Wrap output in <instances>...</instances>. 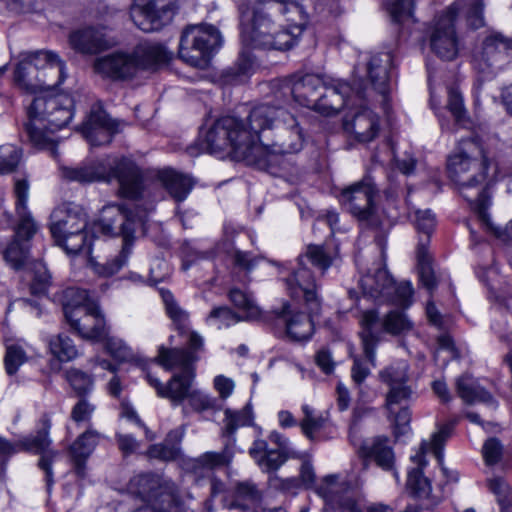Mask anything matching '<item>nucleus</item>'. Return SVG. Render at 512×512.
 <instances>
[{
    "label": "nucleus",
    "mask_w": 512,
    "mask_h": 512,
    "mask_svg": "<svg viewBox=\"0 0 512 512\" xmlns=\"http://www.w3.org/2000/svg\"><path fill=\"white\" fill-rule=\"evenodd\" d=\"M229 298L231 302L244 313L245 320H254L259 317V307L246 292L238 288H233L229 292Z\"/></svg>",
    "instance_id": "obj_48"
},
{
    "label": "nucleus",
    "mask_w": 512,
    "mask_h": 512,
    "mask_svg": "<svg viewBox=\"0 0 512 512\" xmlns=\"http://www.w3.org/2000/svg\"><path fill=\"white\" fill-rule=\"evenodd\" d=\"M104 26H88L75 30L69 35L70 47L81 54L94 55L111 48L115 41L110 38Z\"/></svg>",
    "instance_id": "obj_23"
},
{
    "label": "nucleus",
    "mask_w": 512,
    "mask_h": 512,
    "mask_svg": "<svg viewBox=\"0 0 512 512\" xmlns=\"http://www.w3.org/2000/svg\"><path fill=\"white\" fill-rule=\"evenodd\" d=\"M158 179L177 202L184 201L194 186L192 178L171 168L159 171Z\"/></svg>",
    "instance_id": "obj_38"
},
{
    "label": "nucleus",
    "mask_w": 512,
    "mask_h": 512,
    "mask_svg": "<svg viewBox=\"0 0 512 512\" xmlns=\"http://www.w3.org/2000/svg\"><path fill=\"white\" fill-rule=\"evenodd\" d=\"M465 13L467 24L478 29L485 25L483 0H457L435 20L430 29L431 50L441 59L454 60L459 52V39L455 30L458 11Z\"/></svg>",
    "instance_id": "obj_5"
},
{
    "label": "nucleus",
    "mask_w": 512,
    "mask_h": 512,
    "mask_svg": "<svg viewBox=\"0 0 512 512\" xmlns=\"http://www.w3.org/2000/svg\"><path fill=\"white\" fill-rule=\"evenodd\" d=\"M305 305L309 316L295 312L289 303H284L279 311H275L276 318L284 324L286 334L292 341H306L314 332L313 317L318 316L320 311L313 313L306 303Z\"/></svg>",
    "instance_id": "obj_26"
},
{
    "label": "nucleus",
    "mask_w": 512,
    "mask_h": 512,
    "mask_svg": "<svg viewBox=\"0 0 512 512\" xmlns=\"http://www.w3.org/2000/svg\"><path fill=\"white\" fill-rule=\"evenodd\" d=\"M483 457L487 465L496 464L502 456V445L496 438H489L483 445Z\"/></svg>",
    "instance_id": "obj_64"
},
{
    "label": "nucleus",
    "mask_w": 512,
    "mask_h": 512,
    "mask_svg": "<svg viewBox=\"0 0 512 512\" xmlns=\"http://www.w3.org/2000/svg\"><path fill=\"white\" fill-rule=\"evenodd\" d=\"M203 348V338L197 332H189L188 348L160 347L157 362L167 370L181 369L167 383L163 398L171 400L173 405H180L191 392L194 379L193 364L198 360L196 353Z\"/></svg>",
    "instance_id": "obj_9"
},
{
    "label": "nucleus",
    "mask_w": 512,
    "mask_h": 512,
    "mask_svg": "<svg viewBox=\"0 0 512 512\" xmlns=\"http://www.w3.org/2000/svg\"><path fill=\"white\" fill-rule=\"evenodd\" d=\"M376 192L374 183L367 177L344 188L339 195V201L359 222L378 226L381 223L374 204Z\"/></svg>",
    "instance_id": "obj_17"
},
{
    "label": "nucleus",
    "mask_w": 512,
    "mask_h": 512,
    "mask_svg": "<svg viewBox=\"0 0 512 512\" xmlns=\"http://www.w3.org/2000/svg\"><path fill=\"white\" fill-rule=\"evenodd\" d=\"M408 366L405 363L391 366L380 373L381 379L389 386L403 385L408 380Z\"/></svg>",
    "instance_id": "obj_60"
},
{
    "label": "nucleus",
    "mask_w": 512,
    "mask_h": 512,
    "mask_svg": "<svg viewBox=\"0 0 512 512\" xmlns=\"http://www.w3.org/2000/svg\"><path fill=\"white\" fill-rule=\"evenodd\" d=\"M169 52L157 43L139 44L130 53L117 51L98 57L93 62L94 72L112 80L133 78L139 70L168 62Z\"/></svg>",
    "instance_id": "obj_6"
},
{
    "label": "nucleus",
    "mask_w": 512,
    "mask_h": 512,
    "mask_svg": "<svg viewBox=\"0 0 512 512\" xmlns=\"http://www.w3.org/2000/svg\"><path fill=\"white\" fill-rule=\"evenodd\" d=\"M352 92H355L359 98L365 97L361 89L351 87L346 82L335 81L331 84L325 82L315 110L327 116L335 114L347 105Z\"/></svg>",
    "instance_id": "obj_28"
},
{
    "label": "nucleus",
    "mask_w": 512,
    "mask_h": 512,
    "mask_svg": "<svg viewBox=\"0 0 512 512\" xmlns=\"http://www.w3.org/2000/svg\"><path fill=\"white\" fill-rule=\"evenodd\" d=\"M359 323L363 354L371 366H375V351L383 332L393 336L406 335L414 326L408 316L399 310H391L382 319L377 311L367 310L362 313Z\"/></svg>",
    "instance_id": "obj_11"
},
{
    "label": "nucleus",
    "mask_w": 512,
    "mask_h": 512,
    "mask_svg": "<svg viewBox=\"0 0 512 512\" xmlns=\"http://www.w3.org/2000/svg\"><path fill=\"white\" fill-rule=\"evenodd\" d=\"M60 176L67 182L88 184L96 181L111 182L116 179L119 194L129 199H137L143 191V174L133 161L122 158L113 163L97 161L76 167L61 166Z\"/></svg>",
    "instance_id": "obj_4"
},
{
    "label": "nucleus",
    "mask_w": 512,
    "mask_h": 512,
    "mask_svg": "<svg viewBox=\"0 0 512 512\" xmlns=\"http://www.w3.org/2000/svg\"><path fill=\"white\" fill-rule=\"evenodd\" d=\"M94 304L96 303L89 298L88 292L84 289L69 287L63 291L62 306L66 320L77 311L88 308V305Z\"/></svg>",
    "instance_id": "obj_43"
},
{
    "label": "nucleus",
    "mask_w": 512,
    "mask_h": 512,
    "mask_svg": "<svg viewBox=\"0 0 512 512\" xmlns=\"http://www.w3.org/2000/svg\"><path fill=\"white\" fill-rule=\"evenodd\" d=\"M393 56L390 52H379L370 56L367 74L373 89L386 100L390 91V68Z\"/></svg>",
    "instance_id": "obj_33"
},
{
    "label": "nucleus",
    "mask_w": 512,
    "mask_h": 512,
    "mask_svg": "<svg viewBox=\"0 0 512 512\" xmlns=\"http://www.w3.org/2000/svg\"><path fill=\"white\" fill-rule=\"evenodd\" d=\"M22 240L15 238L4 251L5 260L14 268L19 269L28 258L29 247L21 243Z\"/></svg>",
    "instance_id": "obj_54"
},
{
    "label": "nucleus",
    "mask_w": 512,
    "mask_h": 512,
    "mask_svg": "<svg viewBox=\"0 0 512 512\" xmlns=\"http://www.w3.org/2000/svg\"><path fill=\"white\" fill-rule=\"evenodd\" d=\"M101 439V434L92 428H88L80 434L71 444L69 453L74 465L75 473L79 477L85 476V464L95 450Z\"/></svg>",
    "instance_id": "obj_35"
},
{
    "label": "nucleus",
    "mask_w": 512,
    "mask_h": 512,
    "mask_svg": "<svg viewBox=\"0 0 512 512\" xmlns=\"http://www.w3.org/2000/svg\"><path fill=\"white\" fill-rule=\"evenodd\" d=\"M160 293L169 318L176 325L177 329L184 333L188 329V313L177 304L170 291L161 290Z\"/></svg>",
    "instance_id": "obj_46"
},
{
    "label": "nucleus",
    "mask_w": 512,
    "mask_h": 512,
    "mask_svg": "<svg viewBox=\"0 0 512 512\" xmlns=\"http://www.w3.org/2000/svg\"><path fill=\"white\" fill-rule=\"evenodd\" d=\"M415 0H394L388 5V11L392 20L402 23L413 17Z\"/></svg>",
    "instance_id": "obj_57"
},
{
    "label": "nucleus",
    "mask_w": 512,
    "mask_h": 512,
    "mask_svg": "<svg viewBox=\"0 0 512 512\" xmlns=\"http://www.w3.org/2000/svg\"><path fill=\"white\" fill-rule=\"evenodd\" d=\"M26 361V355L23 349L18 345H8L4 358L5 369L9 375H13L19 366Z\"/></svg>",
    "instance_id": "obj_58"
},
{
    "label": "nucleus",
    "mask_w": 512,
    "mask_h": 512,
    "mask_svg": "<svg viewBox=\"0 0 512 512\" xmlns=\"http://www.w3.org/2000/svg\"><path fill=\"white\" fill-rule=\"evenodd\" d=\"M65 378L79 398L85 397L93 389L91 376L76 368L67 370Z\"/></svg>",
    "instance_id": "obj_52"
},
{
    "label": "nucleus",
    "mask_w": 512,
    "mask_h": 512,
    "mask_svg": "<svg viewBox=\"0 0 512 512\" xmlns=\"http://www.w3.org/2000/svg\"><path fill=\"white\" fill-rule=\"evenodd\" d=\"M413 288L410 282H394L393 295L386 298L385 301H391L399 306L408 307L411 304Z\"/></svg>",
    "instance_id": "obj_62"
},
{
    "label": "nucleus",
    "mask_w": 512,
    "mask_h": 512,
    "mask_svg": "<svg viewBox=\"0 0 512 512\" xmlns=\"http://www.w3.org/2000/svg\"><path fill=\"white\" fill-rule=\"evenodd\" d=\"M455 424L456 422L452 421L442 425L439 430L432 435L431 441H423L419 451L414 456H411V461L416 465L409 470L406 482V489L411 496L418 499L429 498L432 486L430 480L423 473V469L427 465L425 454L428 451H432L438 461L441 462L444 443L450 437Z\"/></svg>",
    "instance_id": "obj_15"
},
{
    "label": "nucleus",
    "mask_w": 512,
    "mask_h": 512,
    "mask_svg": "<svg viewBox=\"0 0 512 512\" xmlns=\"http://www.w3.org/2000/svg\"><path fill=\"white\" fill-rule=\"evenodd\" d=\"M363 293L373 299H382L393 295L394 279L387 269L377 268L374 273H367L360 279Z\"/></svg>",
    "instance_id": "obj_36"
},
{
    "label": "nucleus",
    "mask_w": 512,
    "mask_h": 512,
    "mask_svg": "<svg viewBox=\"0 0 512 512\" xmlns=\"http://www.w3.org/2000/svg\"><path fill=\"white\" fill-rule=\"evenodd\" d=\"M456 387L459 397L467 404L475 402L495 404L493 396L469 375L459 377L456 382Z\"/></svg>",
    "instance_id": "obj_40"
},
{
    "label": "nucleus",
    "mask_w": 512,
    "mask_h": 512,
    "mask_svg": "<svg viewBox=\"0 0 512 512\" xmlns=\"http://www.w3.org/2000/svg\"><path fill=\"white\" fill-rule=\"evenodd\" d=\"M117 131V123L100 109H93L81 126L84 137L93 146L109 144Z\"/></svg>",
    "instance_id": "obj_29"
},
{
    "label": "nucleus",
    "mask_w": 512,
    "mask_h": 512,
    "mask_svg": "<svg viewBox=\"0 0 512 512\" xmlns=\"http://www.w3.org/2000/svg\"><path fill=\"white\" fill-rule=\"evenodd\" d=\"M281 111H285L280 107H273L268 104H260L255 106L249 113L244 124L247 132L250 133L251 154L263 162V165H255L259 169L273 171L280 164L282 159L275 151H270L269 143H266L265 132L275 128L278 121H281Z\"/></svg>",
    "instance_id": "obj_12"
},
{
    "label": "nucleus",
    "mask_w": 512,
    "mask_h": 512,
    "mask_svg": "<svg viewBox=\"0 0 512 512\" xmlns=\"http://www.w3.org/2000/svg\"><path fill=\"white\" fill-rule=\"evenodd\" d=\"M32 63H38V69L42 73H47L48 77H52L56 86L61 84L65 78L64 63L59 59L58 55L51 51H36L25 54Z\"/></svg>",
    "instance_id": "obj_39"
},
{
    "label": "nucleus",
    "mask_w": 512,
    "mask_h": 512,
    "mask_svg": "<svg viewBox=\"0 0 512 512\" xmlns=\"http://www.w3.org/2000/svg\"><path fill=\"white\" fill-rule=\"evenodd\" d=\"M224 416L222 435L225 437H232L238 428L251 425L254 418L249 403L240 410L225 409Z\"/></svg>",
    "instance_id": "obj_42"
},
{
    "label": "nucleus",
    "mask_w": 512,
    "mask_h": 512,
    "mask_svg": "<svg viewBox=\"0 0 512 512\" xmlns=\"http://www.w3.org/2000/svg\"><path fill=\"white\" fill-rule=\"evenodd\" d=\"M359 457L364 461V467L367 468L369 462H374L384 471H391L398 478L395 470V453L389 444V438L386 436H375L363 441L358 449Z\"/></svg>",
    "instance_id": "obj_25"
},
{
    "label": "nucleus",
    "mask_w": 512,
    "mask_h": 512,
    "mask_svg": "<svg viewBox=\"0 0 512 512\" xmlns=\"http://www.w3.org/2000/svg\"><path fill=\"white\" fill-rule=\"evenodd\" d=\"M95 408V405L86 397H81L73 406L70 417L77 424L88 423L92 418Z\"/></svg>",
    "instance_id": "obj_59"
},
{
    "label": "nucleus",
    "mask_w": 512,
    "mask_h": 512,
    "mask_svg": "<svg viewBox=\"0 0 512 512\" xmlns=\"http://www.w3.org/2000/svg\"><path fill=\"white\" fill-rule=\"evenodd\" d=\"M251 135L247 132L244 120L234 116H224L215 121L201 140V149L212 155H220L229 149L235 161L246 165H263V162L251 154Z\"/></svg>",
    "instance_id": "obj_8"
},
{
    "label": "nucleus",
    "mask_w": 512,
    "mask_h": 512,
    "mask_svg": "<svg viewBox=\"0 0 512 512\" xmlns=\"http://www.w3.org/2000/svg\"><path fill=\"white\" fill-rule=\"evenodd\" d=\"M55 243L62 247L67 254H77L84 252L89 256V260L94 258L91 256L93 237L89 235V231L85 228L81 232H72L59 238H53ZM91 266V262L89 261Z\"/></svg>",
    "instance_id": "obj_41"
},
{
    "label": "nucleus",
    "mask_w": 512,
    "mask_h": 512,
    "mask_svg": "<svg viewBox=\"0 0 512 512\" xmlns=\"http://www.w3.org/2000/svg\"><path fill=\"white\" fill-rule=\"evenodd\" d=\"M221 44V34L213 25H191L182 32L178 54L185 63L203 68Z\"/></svg>",
    "instance_id": "obj_16"
},
{
    "label": "nucleus",
    "mask_w": 512,
    "mask_h": 512,
    "mask_svg": "<svg viewBox=\"0 0 512 512\" xmlns=\"http://www.w3.org/2000/svg\"><path fill=\"white\" fill-rule=\"evenodd\" d=\"M333 262V256L322 245L310 244L306 252L298 257V268L286 279L287 291L293 299H303L313 313L321 310V299L317 294L316 280L307 267L310 263L323 274Z\"/></svg>",
    "instance_id": "obj_10"
},
{
    "label": "nucleus",
    "mask_w": 512,
    "mask_h": 512,
    "mask_svg": "<svg viewBox=\"0 0 512 512\" xmlns=\"http://www.w3.org/2000/svg\"><path fill=\"white\" fill-rule=\"evenodd\" d=\"M51 283V276L45 267H39L35 273L30 286L33 295H44Z\"/></svg>",
    "instance_id": "obj_63"
},
{
    "label": "nucleus",
    "mask_w": 512,
    "mask_h": 512,
    "mask_svg": "<svg viewBox=\"0 0 512 512\" xmlns=\"http://www.w3.org/2000/svg\"><path fill=\"white\" fill-rule=\"evenodd\" d=\"M50 427V420L44 417L41 419V427L35 436L27 437L17 444H13L0 437V452L3 454L10 455L20 450L41 454L38 466L46 474V484L48 490L51 488L53 483L52 463L54 457L56 456L55 452L47 451V448L50 445V440L48 438Z\"/></svg>",
    "instance_id": "obj_18"
},
{
    "label": "nucleus",
    "mask_w": 512,
    "mask_h": 512,
    "mask_svg": "<svg viewBox=\"0 0 512 512\" xmlns=\"http://www.w3.org/2000/svg\"><path fill=\"white\" fill-rule=\"evenodd\" d=\"M130 16L134 24L144 32L160 30L168 24L180 0H135Z\"/></svg>",
    "instance_id": "obj_19"
},
{
    "label": "nucleus",
    "mask_w": 512,
    "mask_h": 512,
    "mask_svg": "<svg viewBox=\"0 0 512 512\" xmlns=\"http://www.w3.org/2000/svg\"><path fill=\"white\" fill-rule=\"evenodd\" d=\"M344 129L359 142H370L379 132V119L372 110L363 107L350 120L345 119Z\"/></svg>",
    "instance_id": "obj_34"
},
{
    "label": "nucleus",
    "mask_w": 512,
    "mask_h": 512,
    "mask_svg": "<svg viewBox=\"0 0 512 512\" xmlns=\"http://www.w3.org/2000/svg\"><path fill=\"white\" fill-rule=\"evenodd\" d=\"M73 100L68 95L36 96L28 107V121L24 125L28 140L40 149L55 153L57 131L72 119Z\"/></svg>",
    "instance_id": "obj_3"
},
{
    "label": "nucleus",
    "mask_w": 512,
    "mask_h": 512,
    "mask_svg": "<svg viewBox=\"0 0 512 512\" xmlns=\"http://www.w3.org/2000/svg\"><path fill=\"white\" fill-rule=\"evenodd\" d=\"M233 452L228 445L219 451H209L196 458H190L185 462V469L191 473L196 480L204 477H211L214 470L228 467L232 461Z\"/></svg>",
    "instance_id": "obj_31"
},
{
    "label": "nucleus",
    "mask_w": 512,
    "mask_h": 512,
    "mask_svg": "<svg viewBox=\"0 0 512 512\" xmlns=\"http://www.w3.org/2000/svg\"><path fill=\"white\" fill-rule=\"evenodd\" d=\"M447 108L457 125L463 128L471 126L472 122L464 107L462 94L455 87H450L448 90Z\"/></svg>",
    "instance_id": "obj_45"
},
{
    "label": "nucleus",
    "mask_w": 512,
    "mask_h": 512,
    "mask_svg": "<svg viewBox=\"0 0 512 512\" xmlns=\"http://www.w3.org/2000/svg\"><path fill=\"white\" fill-rule=\"evenodd\" d=\"M51 353L61 362H67L78 356V350L66 334L60 333L49 341Z\"/></svg>",
    "instance_id": "obj_44"
},
{
    "label": "nucleus",
    "mask_w": 512,
    "mask_h": 512,
    "mask_svg": "<svg viewBox=\"0 0 512 512\" xmlns=\"http://www.w3.org/2000/svg\"><path fill=\"white\" fill-rule=\"evenodd\" d=\"M280 113L281 121L276 124L275 140L269 144L270 151H275L282 157L280 164L273 171H268L274 175L284 170L288 165L284 154L298 153L304 145V135L295 117L287 111H281Z\"/></svg>",
    "instance_id": "obj_21"
},
{
    "label": "nucleus",
    "mask_w": 512,
    "mask_h": 512,
    "mask_svg": "<svg viewBox=\"0 0 512 512\" xmlns=\"http://www.w3.org/2000/svg\"><path fill=\"white\" fill-rule=\"evenodd\" d=\"M316 492L325 502L341 512H358L355 499L350 487L345 482H340L338 476L328 475L316 487Z\"/></svg>",
    "instance_id": "obj_27"
},
{
    "label": "nucleus",
    "mask_w": 512,
    "mask_h": 512,
    "mask_svg": "<svg viewBox=\"0 0 512 512\" xmlns=\"http://www.w3.org/2000/svg\"><path fill=\"white\" fill-rule=\"evenodd\" d=\"M186 399L192 410L197 413L212 410L216 407V400L200 390H191Z\"/></svg>",
    "instance_id": "obj_61"
},
{
    "label": "nucleus",
    "mask_w": 512,
    "mask_h": 512,
    "mask_svg": "<svg viewBox=\"0 0 512 512\" xmlns=\"http://www.w3.org/2000/svg\"><path fill=\"white\" fill-rule=\"evenodd\" d=\"M301 410L304 415L299 423L301 431L309 440H314L315 433L324 427L325 418L307 404L302 405Z\"/></svg>",
    "instance_id": "obj_49"
},
{
    "label": "nucleus",
    "mask_w": 512,
    "mask_h": 512,
    "mask_svg": "<svg viewBox=\"0 0 512 512\" xmlns=\"http://www.w3.org/2000/svg\"><path fill=\"white\" fill-rule=\"evenodd\" d=\"M36 63L25 55L19 61L15 68L14 78L16 84L28 93H36L37 91L48 90L56 87L52 77H48L47 73H42Z\"/></svg>",
    "instance_id": "obj_30"
},
{
    "label": "nucleus",
    "mask_w": 512,
    "mask_h": 512,
    "mask_svg": "<svg viewBox=\"0 0 512 512\" xmlns=\"http://www.w3.org/2000/svg\"><path fill=\"white\" fill-rule=\"evenodd\" d=\"M417 261L420 280L429 291H432L436 287L437 283L431 266V259L428 254V250L422 241L417 248Z\"/></svg>",
    "instance_id": "obj_47"
},
{
    "label": "nucleus",
    "mask_w": 512,
    "mask_h": 512,
    "mask_svg": "<svg viewBox=\"0 0 512 512\" xmlns=\"http://www.w3.org/2000/svg\"><path fill=\"white\" fill-rule=\"evenodd\" d=\"M261 499V492L251 481L238 482L235 487V501L230 508H245L248 503H256Z\"/></svg>",
    "instance_id": "obj_50"
},
{
    "label": "nucleus",
    "mask_w": 512,
    "mask_h": 512,
    "mask_svg": "<svg viewBox=\"0 0 512 512\" xmlns=\"http://www.w3.org/2000/svg\"><path fill=\"white\" fill-rule=\"evenodd\" d=\"M490 491L496 496L501 512H512L511 488L501 477L488 480Z\"/></svg>",
    "instance_id": "obj_51"
},
{
    "label": "nucleus",
    "mask_w": 512,
    "mask_h": 512,
    "mask_svg": "<svg viewBox=\"0 0 512 512\" xmlns=\"http://www.w3.org/2000/svg\"><path fill=\"white\" fill-rule=\"evenodd\" d=\"M66 321L71 329L84 339L102 341L108 334L105 318L97 304L88 305V308L77 311Z\"/></svg>",
    "instance_id": "obj_22"
},
{
    "label": "nucleus",
    "mask_w": 512,
    "mask_h": 512,
    "mask_svg": "<svg viewBox=\"0 0 512 512\" xmlns=\"http://www.w3.org/2000/svg\"><path fill=\"white\" fill-rule=\"evenodd\" d=\"M324 84V79L316 74L295 76L279 84L275 97L281 102H287L292 97L300 105L315 110Z\"/></svg>",
    "instance_id": "obj_20"
},
{
    "label": "nucleus",
    "mask_w": 512,
    "mask_h": 512,
    "mask_svg": "<svg viewBox=\"0 0 512 512\" xmlns=\"http://www.w3.org/2000/svg\"><path fill=\"white\" fill-rule=\"evenodd\" d=\"M512 56V38L495 30L487 31L475 46L471 64L483 79L492 78L509 62Z\"/></svg>",
    "instance_id": "obj_14"
},
{
    "label": "nucleus",
    "mask_w": 512,
    "mask_h": 512,
    "mask_svg": "<svg viewBox=\"0 0 512 512\" xmlns=\"http://www.w3.org/2000/svg\"><path fill=\"white\" fill-rule=\"evenodd\" d=\"M302 8L293 0H256L251 9L240 7L241 39L245 47L287 50L290 49L302 26L292 30L282 28V20L294 21L292 15Z\"/></svg>",
    "instance_id": "obj_1"
},
{
    "label": "nucleus",
    "mask_w": 512,
    "mask_h": 512,
    "mask_svg": "<svg viewBox=\"0 0 512 512\" xmlns=\"http://www.w3.org/2000/svg\"><path fill=\"white\" fill-rule=\"evenodd\" d=\"M250 456L255 460L263 472H276L287 460L283 450L269 449L268 443L263 439H256L249 449Z\"/></svg>",
    "instance_id": "obj_37"
},
{
    "label": "nucleus",
    "mask_w": 512,
    "mask_h": 512,
    "mask_svg": "<svg viewBox=\"0 0 512 512\" xmlns=\"http://www.w3.org/2000/svg\"><path fill=\"white\" fill-rule=\"evenodd\" d=\"M88 217L84 209L76 204H64L51 214L50 231L53 238L87 228Z\"/></svg>",
    "instance_id": "obj_24"
},
{
    "label": "nucleus",
    "mask_w": 512,
    "mask_h": 512,
    "mask_svg": "<svg viewBox=\"0 0 512 512\" xmlns=\"http://www.w3.org/2000/svg\"><path fill=\"white\" fill-rule=\"evenodd\" d=\"M22 157L20 148L13 144L0 146V174H8L18 167Z\"/></svg>",
    "instance_id": "obj_53"
},
{
    "label": "nucleus",
    "mask_w": 512,
    "mask_h": 512,
    "mask_svg": "<svg viewBox=\"0 0 512 512\" xmlns=\"http://www.w3.org/2000/svg\"><path fill=\"white\" fill-rule=\"evenodd\" d=\"M107 352L116 360L120 362H128L134 358L132 349L127 346L123 340L116 337H109L108 335L103 340Z\"/></svg>",
    "instance_id": "obj_56"
},
{
    "label": "nucleus",
    "mask_w": 512,
    "mask_h": 512,
    "mask_svg": "<svg viewBox=\"0 0 512 512\" xmlns=\"http://www.w3.org/2000/svg\"><path fill=\"white\" fill-rule=\"evenodd\" d=\"M497 172L496 164L490 160L479 138L460 141L457 150L447 160V172L460 195L469 202L478 218L488 222L489 196L486 179L490 172Z\"/></svg>",
    "instance_id": "obj_2"
},
{
    "label": "nucleus",
    "mask_w": 512,
    "mask_h": 512,
    "mask_svg": "<svg viewBox=\"0 0 512 512\" xmlns=\"http://www.w3.org/2000/svg\"><path fill=\"white\" fill-rule=\"evenodd\" d=\"M13 192L16 198V213L19 218L14 237L28 241L37 232V225L26 205L29 192L28 181L24 178L16 179Z\"/></svg>",
    "instance_id": "obj_32"
},
{
    "label": "nucleus",
    "mask_w": 512,
    "mask_h": 512,
    "mask_svg": "<svg viewBox=\"0 0 512 512\" xmlns=\"http://www.w3.org/2000/svg\"><path fill=\"white\" fill-rule=\"evenodd\" d=\"M127 491L155 512H170V506L178 505L176 484L156 473L145 472L133 476L127 484Z\"/></svg>",
    "instance_id": "obj_13"
},
{
    "label": "nucleus",
    "mask_w": 512,
    "mask_h": 512,
    "mask_svg": "<svg viewBox=\"0 0 512 512\" xmlns=\"http://www.w3.org/2000/svg\"><path fill=\"white\" fill-rule=\"evenodd\" d=\"M174 435V432H170L163 443L153 444L147 450V455L150 458L159 459L162 461H172L175 460L179 453L180 449L175 444H170L169 438Z\"/></svg>",
    "instance_id": "obj_55"
},
{
    "label": "nucleus",
    "mask_w": 512,
    "mask_h": 512,
    "mask_svg": "<svg viewBox=\"0 0 512 512\" xmlns=\"http://www.w3.org/2000/svg\"><path fill=\"white\" fill-rule=\"evenodd\" d=\"M136 222L122 204H108L101 210V215L94 228L104 235L122 237V248L119 254L105 264L90 259L93 271L102 277H110L124 267L132 253L135 241Z\"/></svg>",
    "instance_id": "obj_7"
}]
</instances>
